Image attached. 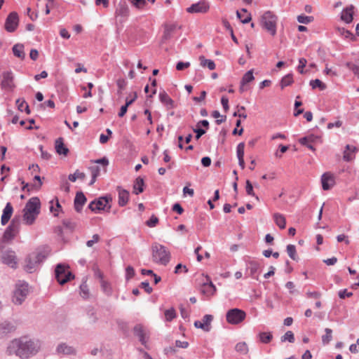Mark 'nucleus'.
I'll list each match as a JSON object with an SVG mask.
<instances>
[{
	"instance_id": "nucleus-62",
	"label": "nucleus",
	"mask_w": 359,
	"mask_h": 359,
	"mask_svg": "<svg viewBox=\"0 0 359 359\" xmlns=\"http://www.w3.org/2000/svg\"><path fill=\"white\" fill-rule=\"evenodd\" d=\"M100 240V236L97 234H94L93 236V239L89 240L86 243V245L89 248L92 247L95 243H97Z\"/></svg>"
},
{
	"instance_id": "nucleus-36",
	"label": "nucleus",
	"mask_w": 359,
	"mask_h": 359,
	"mask_svg": "<svg viewBox=\"0 0 359 359\" xmlns=\"http://www.w3.org/2000/svg\"><path fill=\"white\" fill-rule=\"evenodd\" d=\"M16 104L18 110L25 111L27 114H30L29 105L24 99L19 98L16 100Z\"/></svg>"
},
{
	"instance_id": "nucleus-13",
	"label": "nucleus",
	"mask_w": 359,
	"mask_h": 359,
	"mask_svg": "<svg viewBox=\"0 0 359 359\" xmlns=\"http://www.w3.org/2000/svg\"><path fill=\"white\" fill-rule=\"evenodd\" d=\"M212 320L213 316L212 315L206 314L203 317L201 320L195 321L194 326L196 328L203 330L204 332H208L211 330V322Z\"/></svg>"
},
{
	"instance_id": "nucleus-50",
	"label": "nucleus",
	"mask_w": 359,
	"mask_h": 359,
	"mask_svg": "<svg viewBox=\"0 0 359 359\" xmlns=\"http://www.w3.org/2000/svg\"><path fill=\"white\" fill-rule=\"evenodd\" d=\"M212 117L215 118H218L219 117H221L220 119H217L216 120V123L217 125H220L222 123H223L224 121H226V116H222L220 114V113L218 111H213L212 113Z\"/></svg>"
},
{
	"instance_id": "nucleus-34",
	"label": "nucleus",
	"mask_w": 359,
	"mask_h": 359,
	"mask_svg": "<svg viewBox=\"0 0 359 359\" xmlns=\"http://www.w3.org/2000/svg\"><path fill=\"white\" fill-rule=\"evenodd\" d=\"M202 292L206 295H213L216 292V287L210 281L209 283H204Z\"/></svg>"
},
{
	"instance_id": "nucleus-8",
	"label": "nucleus",
	"mask_w": 359,
	"mask_h": 359,
	"mask_svg": "<svg viewBox=\"0 0 359 359\" xmlns=\"http://www.w3.org/2000/svg\"><path fill=\"white\" fill-rule=\"evenodd\" d=\"M55 278L60 285H64L71 279L74 278V275L66 269L65 265L58 264L55 270Z\"/></svg>"
},
{
	"instance_id": "nucleus-29",
	"label": "nucleus",
	"mask_w": 359,
	"mask_h": 359,
	"mask_svg": "<svg viewBox=\"0 0 359 359\" xmlns=\"http://www.w3.org/2000/svg\"><path fill=\"white\" fill-rule=\"evenodd\" d=\"M237 18L241 20V22L243 24H247L250 22L251 20V15L248 13L247 10L245 8H242L241 11H236Z\"/></svg>"
},
{
	"instance_id": "nucleus-56",
	"label": "nucleus",
	"mask_w": 359,
	"mask_h": 359,
	"mask_svg": "<svg viewBox=\"0 0 359 359\" xmlns=\"http://www.w3.org/2000/svg\"><path fill=\"white\" fill-rule=\"evenodd\" d=\"M80 290H81V294L83 298H86L88 296L89 292H88V286H87L86 282H83L80 285Z\"/></svg>"
},
{
	"instance_id": "nucleus-12",
	"label": "nucleus",
	"mask_w": 359,
	"mask_h": 359,
	"mask_svg": "<svg viewBox=\"0 0 359 359\" xmlns=\"http://www.w3.org/2000/svg\"><path fill=\"white\" fill-rule=\"evenodd\" d=\"M210 5L205 1H201L198 3L192 4L190 7L187 8V11L189 13H205L208 11Z\"/></svg>"
},
{
	"instance_id": "nucleus-64",
	"label": "nucleus",
	"mask_w": 359,
	"mask_h": 359,
	"mask_svg": "<svg viewBox=\"0 0 359 359\" xmlns=\"http://www.w3.org/2000/svg\"><path fill=\"white\" fill-rule=\"evenodd\" d=\"M221 103L224 110L225 111V112H226L229 109V99L226 96H222L221 98Z\"/></svg>"
},
{
	"instance_id": "nucleus-49",
	"label": "nucleus",
	"mask_w": 359,
	"mask_h": 359,
	"mask_svg": "<svg viewBox=\"0 0 359 359\" xmlns=\"http://www.w3.org/2000/svg\"><path fill=\"white\" fill-rule=\"evenodd\" d=\"M245 190L248 195L255 196L257 200H259L258 196H255L252 184L249 180L246 181Z\"/></svg>"
},
{
	"instance_id": "nucleus-23",
	"label": "nucleus",
	"mask_w": 359,
	"mask_h": 359,
	"mask_svg": "<svg viewBox=\"0 0 359 359\" xmlns=\"http://www.w3.org/2000/svg\"><path fill=\"white\" fill-rule=\"evenodd\" d=\"M159 100L168 109L175 108L174 101L165 91L159 93Z\"/></svg>"
},
{
	"instance_id": "nucleus-61",
	"label": "nucleus",
	"mask_w": 359,
	"mask_h": 359,
	"mask_svg": "<svg viewBox=\"0 0 359 359\" xmlns=\"http://www.w3.org/2000/svg\"><path fill=\"white\" fill-rule=\"evenodd\" d=\"M347 66L353 72V73L355 75H356L359 79V66L356 65H353L351 63H347Z\"/></svg>"
},
{
	"instance_id": "nucleus-20",
	"label": "nucleus",
	"mask_w": 359,
	"mask_h": 359,
	"mask_svg": "<svg viewBox=\"0 0 359 359\" xmlns=\"http://www.w3.org/2000/svg\"><path fill=\"white\" fill-rule=\"evenodd\" d=\"M358 151V148L353 145L347 144L344 151V160L351 161L355 158V153Z\"/></svg>"
},
{
	"instance_id": "nucleus-24",
	"label": "nucleus",
	"mask_w": 359,
	"mask_h": 359,
	"mask_svg": "<svg viewBox=\"0 0 359 359\" xmlns=\"http://www.w3.org/2000/svg\"><path fill=\"white\" fill-rule=\"evenodd\" d=\"M55 148L56 152L60 155L67 156L69 153V149L65 145L62 137H59L55 140Z\"/></svg>"
},
{
	"instance_id": "nucleus-14",
	"label": "nucleus",
	"mask_w": 359,
	"mask_h": 359,
	"mask_svg": "<svg viewBox=\"0 0 359 359\" xmlns=\"http://www.w3.org/2000/svg\"><path fill=\"white\" fill-rule=\"evenodd\" d=\"M41 203L37 197L31 198L26 203L23 210L29 212H34L35 215L40 213Z\"/></svg>"
},
{
	"instance_id": "nucleus-28",
	"label": "nucleus",
	"mask_w": 359,
	"mask_h": 359,
	"mask_svg": "<svg viewBox=\"0 0 359 359\" xmlns=\"http://www.w3.org/2000/svg\"><path fill=\"white\" fill-rule=\"evenodd\" d=\"M144 182L141 177L136 178L133 184V193L136 195L144 191Z\"/></svg>"
},
{
	"instance_id": "nucleus-45",
	"label": "nucleus",
	"mask_w": 359,
	"mask_h": 359,
	"mask_svg": "<svg viewBox=\"0 0 359 359\" xmlns=\"http://www.w3.org/2000/svg\"><path fill=\"white\" fill-rule=\"evenodd\" d=\"M287 252L289 257L293 259L297 260V257L296 255V247L294 245L290 244L287 246Z\"/></svg>"
},
{
	"instance_id": "nucleus-1",
	"label": "nucleus",
	"mask_w": 359,
	"mask_h": 359,
	"mask_svg": "<svg viewBox=\"0 0 359 359\" xmlns=\"http://www.w3.org/2000/svg\"><path fill=\"white\" fill-rule=\"evenodd\" d=\"M41 343L39 339L23 336L11 340L8 344L6 353L15 355L20 359H30L41 349Z\"/></svg>"
},
{
	"instance_id": "nucleus-32",
	"label": "nucleus",
	"mask_w": 359,
	"mask_h": 359,
	"mask_svg": "<svg viewBox=\"0 0 359 359\" xmlns=\"http://www.w3.org/2000/svg\"><path fill=\"white\" fill-rule=\"evenodd\" d=\"M201 66L203 67H208L210 70L215 69V64L213 60L206 59L203 55L199 56Z\"/></svg>"
},
{
	"instance_id": "nucleus-5",
	"label": "nucleus",
	"mask_w": 359,
	"mask_h": 359,
	"mask_svg": "<svg viewBox=\"0 0 359 359\" xmlns=\"http://www.w3.org/2000/svg\"><path fill=\"white\" fill-rule=\"evenodd\" d=\"M21 225L20 216H15L11 220V224L6 229L3 239L4 241H10L13 240L20 232Z\"/></svg>"
},
{
	"instance_id": "nucleus-48",
	"label": "nucleus",
	"mask_w": 359,
	"mask_h": 359,
	"mask_svg": "<svg viewBox=\"0 0 359 359\" xmlns=\"http://www.w3.org/2000/svg\"><path fill=\"white\" fill-rule=\"evenodd\" d=\"M337 33L346 39L353 38V34L350 31H348L343 27H341V28L339 27L337 29Z\"/></svg>"
},
{
	"instance_id": "nucleus-17",
	"label": "nucleus",
	"mask_w": 359,
	"mask_h": 359,
	"mask_svg": "<svg viewBox=\"0 0 359 359\" xmlns=\"http://www.w3.org/2000/svg\"><path fill=\"white\" fill-rule=\"evenodd\" d=\"M86 201L87 198L83 192L78 191L76 193V196L74 198V205L75 210L77 212H80L82 210L83 206L86 203Z\"/></svg>"
},
{
	"instance_id": "nucleus-63",
	"label": "nucleus",
	"mask_w": 359,
	"mask_h": 359,
	"mask_svg": "<svg viewBox=\"0 0 359 359\" xmlns=\"http://www.w3.org/2000/svg\"><path fill=\"white\" fill-rule=\"evenodd\" d=\"M353 295V293L348 292L346 289L341 290L339 292V297L341 299H345L346 297H350Z\"/></svg>"
},
{
	"instance_id": "nucleus-42",
	"label": "nucleus",
	"mask_w": 359,
	"mask_h": 359,
	"mask_svg": "<svg viewBox=\"0 0 359 359\" xmlns=\"http://www.w3.org/2000/svg\"><path fill=\"white\" fill-rule=\"evenodd\" d=\"M165 320L170 322L176 318V312L174 308L167 309L164 312Z\"/></svg>"
},
{
	"instance_id": "nucleus-26",
	"label": "nucleus",
	"mask_w": 359,
	"mask_h": 359,
	"mask_svg": "<svg viewBox=\"0 0 359 359\" xmlns=\"http://www.w3.org/2000/svg\"><path fill=\"white\" fill-rule=\"evenodd\" d=\"M354 7L351 5L344 8L341 13V19L346 23H350L353 20V10Z\"/></svg>"
},
{
	"instance_id": "nucleus-44",
	"label": "nucleus",
	"mask_w": 359,
	"mask_h": 359,
	"mask_svg": "<svg viewBox=\"0 0 359 359\" xmlns=\"http://www.w3.org/2000/svg\"><path fill=\"white\" fill-rule=\"evenodd\" d=\"M310 86L312 87L313 89H315L316 88H320V90H325L326 88V86L325 83H323L320 79H316L314 80H311L310 81Z\"/></svg>"
},
{
	"instance_id": "nucleus-18",
	"label": "nucleus",
	"mask_w": 359,
	"mask_h": 359,
	"mask_svg": "<svg viewBox=\"0 0 359 359\" xmlns=\"http://www.w3.org/2000/svg\"><path fill=\"white\" fill-rule=\"evenodd\" d=\"M13 212V206L10 203H7L3 210V214L1 219V223L3 226L6 225L12 216Z\"/></svg>"
},
{
	"instance_id": "nucleus-10",
	"label": "nucleus",
	"mask_w": 359,
	"mask_h": 359,
	"mask_svg": "<svg viewBox=\"0 0 359 359\" xmlns=\"http://www.w3.org/2000/svg\"><path fill=\"white\" fill-rule=\"evenodd\" d=\"M19 23L18 15L15 12H11L7 16L5 22V29L8 32H13Z\"/></svg>"
},
{
	"instance_id": "nucleus-7",
	"label": "nucleus",
	"mask_w": 359,
	"mask_h": 359,
	"mask_svg": "<svg viewBox=\"0 0 359 359\" xmlns=\"http://www.w3.org/2000/svg\"><path fill=\"white\" fill-rule=\"evenodd\" d=\"M245 312L237 308L229 309L226 314V321L231 325L241 323L245 320Z\"/></svg>"
},
{
	"instance_id": "nucleus-51",
	"label": "nucleus",
	"mask_w": 359,
	"mask_h": 359,
	"mask_svg": "<svg viewBox=\"0 0 359 359\" xmlns=\"http://www.w3.org/2000/svg\"><path fill=\"white\" fill-rule=\"evenodd\" d=\"M249 266H250L249 268L250 270V274L252 276L254 277L255 274L257 273V271L259 267V264L257 262L252 261V262H250Z\"/></svg>"
},
{
	"instance_id": "nucleus-59",
	"label": "nucleus",
	"mask_w": 359,
	"mask_h": 359,
	"mask_svg": "<svg viewBox=\"0 0 359 359\" xmlns=\"http://www.w3.org/2000/svg\"><path fill=\"white\" fill-rule=\"evenodd\" d=\"M189 66H190V62H181L180 61V62H178L177 63L176 69L178 71H182L185 68H188Z\"/></svg>"
},
{
	"instance_id": "nucleus-21",
	"label": "nucleus",
	"mask_w": 359,
	"mask_h": 359,
	"mask_svg": "<svg viewBox=\"0 0 359 359\" xmlns=\"http://www.w3.org/2000/svg\"><path fill=\"white\" fill-rule=\"evenodd\" d=\"M133 332L139 338L142 344L144 345L147 342L146 332L144 327L141 324H137L133 328Z\"/></svg>"
},
{
	"instance_id": "nucleus-46",
	"label": "nucleus",
	"mask_w": 359,
	"mask_h": 359,
	"mask_svg": "<svg viewBox=\"0 0 359 359\" xmlns=\"http://www.w3.org/2000/svg\"><path fill=\"white\" fill-rule=\"evenodd\" d=\"M297 21L299 23L307 25V24H309L310 22H311L313 20V17H312V16H307V15H300L297 16Z\"/></svg>"
},
{
	"instance_id": "nucleus-43",
	"label": "nucleus",
	"mask_w": 359,
	"mask_h": 359,
	"mask_svg": "<svg viewBox=\"0 0 359 359\" xmlns=\"http://www.w3.org/2000/svg\"><path fill=\"white\" fill-rule=\"evenodd\" d=\"M281 342L289 341L290 343L294 342V336L292 331H287L284 335L280 338Z\"/></svg>"
},
{
	"instance_id": "nucleus-16",
	"label": "nucleus",
	"mask_w": 359,
	"mask_h": 359,
	"mask_svg": "<svg viewBox=\"0 0 359 359\" xmlns=\"http://www.w3.org/2000/svg\"><path fill=\"white\" fill-rule=\"evenodd\" d=\"M129 8L126 2L124 1H120L116 8L115 14L116 17L123 18V21L125 20L129 15Z\"/></svg>"
},
{
	"instance_id": "nucleus-58",
	"label": "nucleus",
	"mask_w": 359,
	"mask_h": 359,
	"mask_svg": "<svg viewBox=\"0 0 359 359\" xmlns=\"http://www.w3.org/2000/svg\"><path fill=\"white\" fill-rule=\"evenodd\" d=\"M158 222V219L154 216L152 215L149 219L147 222V225L149 227H154Z\"/></svg>"
},
{
	"instance_id": "nucleus-27",
	"label": "nucleus",
	"mask_w": 359,
	"mask_h": 359,
	"mask_svg": "<svg viewBox=\"0 0 359 359\" xmlns=\"http://www.w3.org/2000/svg\"><path fill=\"white\" fill-rule=\"evenodd\" d=\"M38 215H35L34 212H29L27 210H22V220L26 225L33 224Z\"/></svg>"
},
{
	"instance_id": "nucleus-3",
	"label": "nucleus",
	"mask_w": 359,
	"mask_h": 359,
	"mask_svg": "<svg viewBox=\"0 0 359 359\" xmlns=\"http://www.w3.org/2000/svg\"><path fill=\"white\" fill-rule=\"evenodd\" d=\"M151 252L154 262L165 266L170 262V253L164 245L154 243L151 246Z\"/></svg>"
},
{
	"instance_id": "nucleus-57",
	"label": "nucleus",
	"mask_w": 359,
	"mask_h": 359,
	"mask_svg": "<svg viewBox=\"0 0 359 359\" xmlns=\"http://www.w3.org/2000/svg\"><path fill=\"white\" fill-rule=\"evenodd\" d=\"M131 4L137 8H142L146 4V0H131Z\"/></svg>"
},
{
	"instance_id": "nucleus-37",
	"label": "nucleus",
	"mask_w": 359,
	"mask_h": 359,
	"mask_svg": "<svg viewBox=\"0 0 359 359\" xmlns=\"http://www.w3.org/2000/svg\"><path fill=\"white\" fill-rule=\"evenodd\" d=\"M260 341L263 344H269L273 339L271 332H262L258 334Z\"/></svg>"
},
{
	"instance_id": "nucleus-40",
	"label": "nucleus",
	"mask_w": 359,
	"mask_h": 359,
	"mask_svg": "<svg viewBox=\"0 0 359 359\" xmlns=\"http://www.w3.org/2000/svg\"><path fill=\"white\" fill-rule=\"evenodd\" d=\"M254 79L253 70H249L243 76L241 84L243 86L251 82Z\"/></svg>"
},
{
	"instance_id": "nucleus-31",
	"label": "nucleus",
	"mask_w": 359,
	"mask_h": 359,
	"mask_svg": "<svg viewBox=\"0 0 359 359\" xmlns=\"http://www.w3.org/2000/svg\"><path fill=\"white\" fill-rule=\"evenodd\" d=\"M13 55L17 57H19L22 60H23L25 57V54L24 53V46L23 44L22 43H17L15 45L13 46Z\"/></svg>"
},
{
	"instance_id": "nucleus-15",
	"label": "nucleus",
	"mask_w": 359,
	"mask_h": 359,
	"mask_svg": "<svg viewBox=\"0 0 359 359\" xmlns=\"http://www.w3.org/2000/svg\"><path fill=\"white\" fill-rule=\"evenodd\" d=\"M2 80H1V87L2 88L11 90L14 87L13 83V74L11 71H6L3 72L2 74Z\"/></svg>"
},
{
	"instance_id": "nucleus-38",
	"label": "nucleus",
	"mask_w": 359,
	"mask_h": 359,
	"mask_svg": "<svg viewBox=\"0 0 359 359\" xmlns=\"http://www.w3.org/2000/svg\"><path fill=\"white\" fill-rule=\"evenodd\" d=\"M86 178V174L76 170L74 174H70L68 176V180L72 182H74L76 180H84Z\"/></svg>"
},
{
	"instance_id": "nucleus-41",
	"label": "nucleus",
	"mask_w": 359,
	"mask_h": 359,
	"mask_svg": "<svg viewBox=\"0 0 359 359\" xmlns=\"http://www.w3.org/2000/svg\"><path fill=\"white\" fill-rule=\"evenodd\" d=\"M293 83V78L292 74H287L283 76L280 81L281 88L291 85Z\"/></svg>"
},
{
	"instance_id": "nucleus-33",
	"label": "nucleus",
	"mask_w": 359,
	"mask_h": 359,
	"mask_svg": "<svg viewBox=\"0 0 359 359\" xmlns=\"http://www.w3.org/2000/svg\"><path fill=\"white\" fill-rule=\"evenodd\" d=\"M273 219L276 224L281 229L285 228L286 221L285 217L280 213H275Z\"/></svg>"
},
{
	"instance_id": "nucleus-25",
	"label": "nucleus",
	"mask_w": 359,
	"mask_h": 359,
	"mask_svg": "<svg viewBox=\"0 0 359 359\" xmlns=\"http://www.w3.org/2000/svg\"><path fill=\"white\" fill-rule=\"evenodd\" d=\"M321 183L324 190H329L334 184V179L331 175L324 173L321 177Z\"/></svg>"
},
{
	"instance_id": "nucleus-30",
	"label": "nucleus",
	"mask_w": 359,
	"mask_h": 359,
	"mask_svg": "<svg viewBox=\"0 0 359 359\" xmlns=\"http://www.w3.org/2000/svg\"><path fill=\"white\" fill-rule=\"evenodd\" d=\"M56 351L59 354L62 353L69 355L74 352V348L65 343H61L57 346Z\"/></svg>"
},
{
	"instance_id": "nucleus-6",
	"label": "nucleus",
	"mask_w": 359,
	"mask_h": 359,
	"mask_svg": "<svg viewBox=\"0 0 359 359\" xmlns=\"http://www.w3.org/2000/svg\"><path fill=\"white\" fill-rule=\"evenodd\" d=\"M28 292L29 287L27 283H20L17 284L13 292V302L17 305L22 304V303L25 300Z\"/></svg>"
},
{
	"instance_id": "nucleus-52",
	"label": "nucleus",
	"mask_w": 359,
	"mask_h": 359,
	"mask_svg": "<svg viewBox=\"0 0 359 359\" xmlns=\"http://www.w3.org/2000/svg\"><path fill=\"white\" fill-rule=\"evenodd\" d=\"M89 170L91 173V176H93V177H97L100 175V168L97 165H94L89 167Z\"/></svg>"
},
{
	"instance_id": "nucleus-39",
	"label": "nucleus",
	"mask_w": 359,
	"mask_h": 359,
	"mask_svg": "<svg viewBox=\"0 0 359 359\" xmlns=\"http://www.w3.org/2000/svg\"><path fill=\"white\" fill-rule=\"evenodd\" d=\"M325 334L322 336V342L324 345H327L332 339V330L330 328H325Z\"/></svg>"
},
{
	"instance_id": "nucleus-2",
	"label": "nucleus",
	"mask_w": 359,
	"mask_h": 359,
	"mask_svg": "<svg viewBox=\"0 0 359 359\" xmlns=\"http://www.w3.org/2000/svg\"><path fill=\"white\" fill-rule=\"evenodd\" d=\"M48 255V250L30 254L25 259V269L28 273L35 271Z\"/></svg>"
},
{
	"instance_id": "nucleus-35",
	"label": "nucleus",
	"mask_w": 359,
	"mask_h": 359,
	"mask_svg": "<svg viewBox=\"0 0 359 359\" xmlns=\"http://www.w3.org/2000/svg\"><path fill=\"white\" fill-rule=\"evenodd\" d=\"M235 351L240 354L246 355L249 351V348L248 344L245 341H241L236 344Z\"/></svg>"
},
{
	"instance_id": "nucleus-55",
	"label": "nucleus",
	"mask_w": 359,
	"mask_h": 359,
	"mask_svg": "<svg viewBox=\"0 0 359 359\" xmlns=\"http://www.w3.org/2000/svg\"><path fill=\"white\" fill-rule=\"evenodd\" d=\"M307 61L305 58H300L299 60V65L297 70L300 74H304V68L306 67Z\"/></svg>"
},
{
	"instance_id": "nucleus-53",
	"label": "nucleus",
	"mask_w": 359,
	"mask_h": 359,
	"mask_svg": "<svg viewBox=\"0 0 359 359\" xmlns=\"http://www.w3.org/2000/svg\"><path fill=\"white\" fill-rule=\"evenodd\" d=\"M194 132L196 133V139L198 140L202 135H203L206 133V130L201 128V127H196L193 128Z\"/></svg>"
},
{
	"instance_id": "nucleus-11",
	"label": "nucleus",
	"mask_w": 359,
	"mask_h": 359,
	"mask_svg": "<svg viewBox=\"0 0 359 359\" xmlns=\"http://www.w3.org/2000/svg\"><path fill=\"white\" fill-rule=\"evenodd\" d=\"M2 262L4 264L9 266L13 269H15L18 265L17 257L15 252L12 250H8L2 254Z\"/></svg>"
},
{
	"instance_id": "nucleus-22",
	"label": "nucleus",
	"mask_w": 359,
	"mask_h": 359,
	"mask_svg": "<svg viewBox=\"0 0 359 359\" xmlns=\"http://www.w3.org/2000/svg\"><path fill=\"white\" fill-rule=\"evenodd\" d=\"M118 192V205L121 207L125 206L129 200V192L121 187H117Z\"/></svg>"
},
{
	"instance_id": "nucleus-47",
	"label": "nucleus",
	"mask_w": 359,
	"mask_h": 359,
	"mask_svg": "<svg viewBox=\"0 0 359 359\" xmlns=\"http://www.w3.org/2000/svg\"><path fill=\"white\" fill-rule=\"evenodd\" d=\"M245 143L241 142L236 147V155L238 159L244 158Z\"/></svg>"
},
{
	"instance_id": "nucleus-60",
	"label": "nucleus",
	"mask_w": 359,
	"mask_h": 359,
	"mask_svg": "<svg viewBox=\"0 0 359 359\" xmlns=\"http://www.w3.org/2000/svg\"><path fill=\"white\" fill-rule=\"evenodd\" d=\"M135 275V270L133 267L128 266L126 269V278L127 280L133 278Z\"/></svg>"
},
{
	"instance_id": "nucleus-19",
	"label": "nucleus",
	"mask_w": 359,
	"mask_h": 359,
	"mask_svg": "<svg viewBox=\"0 0 359 359\" xmlns=\"http://www.w3.org/2000/svg\"><path fill=\"white\" fill-rule=\"evenodd\" d=\"M15 327L10 322L4 321L0 323V339L13 332Z\"/></svg>"
},
{
	"instance_id": "nucleus-9",
	"label": "nucleus",
	"mask_w": 359,
	"mask_h": 359,
	"mask_svg": "<svg viewBox=\"0 0 359 359\" xmlns=\"http://www.w3.org/2000/svg\"><path fill=\"white\" fill-rule=\"evenodd\" d=\"M110 201H111V197H100L98 199L91 201L88 205V208L93 212H95L97 210H104Z\"/></svg>"
},
{
	"instance_id": "nucleus-54",
	"label": "nucleus",
	"mask_w": 359,
	"mask_h": 359,
	"mask_svg": "<svg viewBox=\"0 0 359 359\" xmlns=\"http://www.w3.org/2000/svg\"><path fill=\"white\" fill-rule=\"evenodd\" d=\"M101 287H102L104 292L107 295L109 296L111 294V289L109 285L107 282L102 280L101 283Z\"/></svg>"
},
{
	"instance_id": "nucleus-4",
	"label": "nucleus",
	"mask_w": 359,
	"mask_h": 359,
	"mask_svg": "<svg viewBox=\"0 0 359 359\" xmlns=\"http://www.w3.org/2000/svg\"><path fill=\"white\" fill-rule=\"evenodd\" d=\"M278 18L271 11H266L262 16L261 24L264 29L272 36L276 34V25Z\"/></svg>"
}]
</instances>
